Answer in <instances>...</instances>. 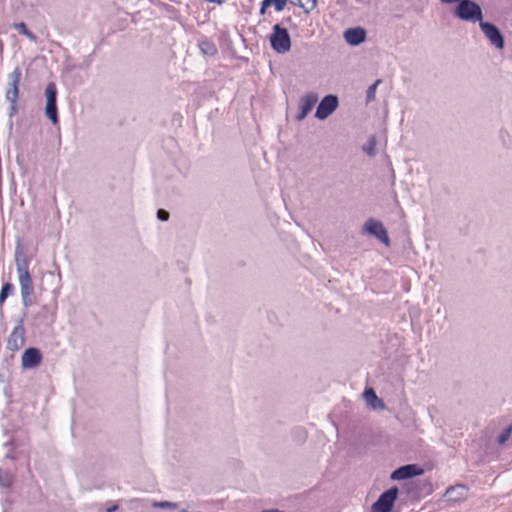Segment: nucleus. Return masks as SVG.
<instances>
[{"mask_svg": "<svg viewBox=\"0 0 512 512\" xmlns=\"http://www.w3.org/2000/svg\"><path fill=\"white\" fill-rule=\"evenodd\" d=\"M15 262L19 276L22 302L25 307H28L32 304L31 296L33 294V283L28 270V261L26 258L16 256Z\"/></svg>", "mask_w": 512, "mask_h": 512, "instance_id": "nucleus-1", "label": "nucleus"}, {"mask_svg": "<svg viewBox=\"0 0 512 512\" xmlns=\"http://www.w3.org/2000/svg\"><path fill=\"white\" fill-rule=\"evenodd\" d=\"M454 15L467 22L483 21V13L479 4L472 0H461L454 9Z\"/></svg>", "mask_w": 512, "mask_h": 512, "instance_id": "nucleus-2", "label": "nucleus"}, {"mask_svg": "<svg viewBox=\"0 0 512 512\" xmlns=\"http://www.w3.org/2000/svg\"><path fill=\"white\" fill-rule=\"evenodd\" d=\"M271 47L280 54L288 52L291 48V38L286 28L280 24H275L269 37Z\"/></svg>", "mask_w": 512, "mask_h": 512, "instance_id": "nucleus-3", "label": "nucleus"}, {"mask_svg": "<svg viewBox=\"0 0 512 512\" xmlns=\"http://www.w3.org/2000/svg\"><path fill=\"white\" fill-rule=\"evenodd\" d=\"M46 96V107L45 115L53 123H58V112H57V88L53 82L47 84L45 89Z\"/></svg>", "mask_w": 512, "mask_h": 512, "instance_id": "nucleus-4", "label": "nucleus"}, {"mask_svg": "<svg viewBox=\"0 0 512 512\" xmlns=\"http://www.w3.org/2000/svg\"><path fill=\"white\" fill-rule=\"evenodd\" d=\"M21 70L16 67L8 76L9 88L6 91V99L11 104V114L16 111V102L19 97V83L21 80Z\"/></svg>", "mask_w": 512, "mask_h": 512, "instance_id": "nucleus-5", "label": "nucleus"}, {"mask_svg": "<svg viewBox=\"0 0 512 512\" xmlns=\"http://www.w3.org/2000/svg\"><path fill=\"white\" fill-rule=\"evenodd\" d=\"M479 27L491 45L497 49H503L505 40L499 28L493 23L480 21Z\"/></svg>", "mask_w": 512, "mask_h": 512, "instance_id": "nucleus-6", "label": "nucleus"}, {"mask_svg": "<svg viewBox=\"0 0 512 512\" xmlns=\"http://www.w3.org/2000/svg\"><path fill=\"white\" fill-rule=\"evenodd\" d=\"M363 233L372 235L386 246L390 245L388 232L381 221L374 218L368 219L363 226Z\"/></svg>", "mask_w": 512, "mask_h": 512, "instance_id": "nucleus-7", "label": "nucleus"}, {"mask_svg": "<svg viewBox=\"0 0 512 512\" xmlns=\"http://www.w3.org/2000/svg\"><path fill=\"white\" fill-rule=\"evenodd\" d=\"M398 496V488L392 487L383 492L371 507L372 512H390Z\"/></svg>", "mask_w": 512, "mask_h": 512, "instance_id": "nucleus-8", "label": "nucleus"}, {"mask_svg": "<svg viewBox=\"0 0 512 512\" xmlns=\"http://www.w3.org/2000/svg\"><path fill=\"white\" fill-rule=\"evenodd\" d=\"M338 104V97L336 95H326L318 104L315 117L319 120L328 118L337 109Z\"/></svg>", "mask_w": 512, "mask_h": 512, "instance_id": "nucleus-9", "label": "nucleus"}, {"mask_svg": "<svg viewBox=\"0 0 512 512\" xmlns=\"http://www.w3.org/2000/svg\"><path fill=\"white\" fill-rule=\"evenodd\" d=\"M318 101V94L309 92L305 94L299 101V113L296 116L298 121H302L309 114Z\"/></svg>", "mask_w": 512, "mask_h": 512, "instance_id": "nucleus-10", "label": "nucleus"}, {"mask_svg": "<svg viewBox=\"0 0 512 512\" xmlns=\"http://www.w3.org/2000/svg\"><path fill=\"white\" fill-rule=\"evenodd\" d=\"M424 470L416 464H408L399 467L391 474L393 480H404L423 474Z\"/></svg>", "mask_w": 512, "mask_h": 512, "instance_id": "nucleus-11", "label": "nucleus"}, {"mask_svg": "<svg viewBox=\"0 0 512 512\" xmlns=\"http://www.w3.org/2000/svg\"><path fill=\"white\" fill-rule=\"evenodd\" d=\"M42 355L39 349L30 347L22 355L21 362L24 369H33L40 365Z\"/></svg>", "mask_w": 512, "mask_h": 512, "instance_id": "nucleus-12", "label": "nucleus"}, {"mask_svg": "<svg viewBox=\"0 0 512 512\" xmlns=\"http://www.w3.org/2000/svg\"><path fill=\"white\" fill-rule=\"evenodd\" d=\"M25 329L22 324L17 325L11 332L7 340V348L11 351H17L24 345Z\"/></svg>", "mask_w": 512, "mask_h": 512, "instance_id": "nucleus-13", "label": "nucleus"}, {"mask_svg": "<svg viewBox=\"0 0 512 512\" xmlns=\"http://www.w3.org/2000/svg\"><path fill=\"white\" fill-rule=\"evenodd\" d=\"M344 39L348 44L357 46L365 41L366 31L362 27L349 28L344 32Z\"/></svg>", "mask_w": 512, "mask_h": 512, "instance_id": "nucleus-14", "label": "nucleus"}, {"mask_svg": "<svg viewBox=\"0 0 512 512\" xmlns=\"http://www.w3.org/2000/svg\"><path fill=\"white\" fill-rule=\"evenodd\" d=\"M467 495L468 488L465 485L461 484L449 487L444 494L448 501L453 502L465 500L467 498Z\"/></svg>", "mask_w": 512, "mask_h": 512, "instance_id": "nucleus-15", "label": "nucleus"}, {"mask_svg": "<svg viewBox=\"0 0 512 512\" xmlns=\"http://www.w3.org/2000/svg\"><path fill=\"white\" fill-rule=\"evenodd\" d=\"M364 397L367 403L373 408H384V402L376 395L373 388L365 389Z\"/></svg>", "mask_w": 512, "mask_h": 512, "instance_id": "nucleus-16", "label": "nucleus"}, {"mask_svg": "<svg viewBox=\"0 0 512 512\" xmlns=\"http://www.w3.org/2000/svg\"><path fill=\"white\" fill-rule=\"evenodd\" d=\"M14 483V476L9 471H4L0 468V487L4 489H11Z\"/></svg>", "mask_w": 512, "mask_h": 512, "instance_id": "nucleus-17", "label": "nucleus"}, {"mask_svg": "<svg viewBox=\"0 0 512 512\" xmlns=\"http://www.w3.org/2000/svg\"><path fill=\"white\" fill-rule=\"evenodd\" d=\"M291 4L294 6H299L305 13L308 14L316 8L317 0H291Z\"/></svg>", "mask_w": 512, "mask_h": 512, "instance_id": "nucleus-18", "label": "nucleus"}, {"mask_svg": "<svg viewBox=\"0 0 512 512\" xmlns=\"http://www.w3.org/2000/svg\"><path fill=\"white\" fill-rule=\"evenodd\" d=\"M199 48L204 55L212 56L217 53L215 44L207 39L201 40L199 42Z\"/></svg>", "mask_w": 512, "mask_h": 512, "instance_id": "nucleus-19", "label": "nucleus"}, {"mask_svg": "<svg viewBox=\"0 0 512 512\" xmlns=\"http://www.w3.org/2000/svg\"><path fill=\"white\" fill-rule=\"evenodd\" d=\"M14 28L18 33L25 35L30 41L37 42V36L28 30L24 22L15 23Z\"/></svg>", "mask_w": 512, "mask_h": 512, "instance_id": "nucleus-20", "label": "nucleus"}, {"mask_svg": "<svg viewBox=\"0 0 512 512\" xmlns=\"http://www.w3.org/2000/svg\"><path fill=\"white\" fill-rule=\"evenodd\" d=\"M512 433V423L509 424L497 437L495 443L502 446L505 445Z\"/></svg>", "mask_w": 512, "mask_h": 512, "instance_id": "nucleus-21", "label": "nucleus"}, {"mask_svg": "<svg viewBox=\"0 0 512 512\" xmlns=\"http://www.w3.org/2000/svg\"><path fill=\"white\" fill-rule=\"evenodd\" d=\"M14 291V286L12 283H5L3 284L1 291H0V304H3L6 298L11 295Z\"/></svg>", "mask_w": 512, "mask_h": 512, "instance_id": "nucleus-22", "label": "nucleus"}, {"mask_svg": "<svg viewBox=\"0 0 512 512\" xmlns=\"http://www.w3.org/2000/svg\"><path fill=\"white\" fill-rule=\"evenodd\" d=\"M381 83V79L376 80L372 85H370L366 91V102H372L375 100L376 89L378 85Z\"/></svg>", "mask_w": 512, "mask_h": 512, "instance_id": "nucleus-23", "label": "nucleus"}, {"mask_svg": "<svg viewBox=\"0 0 512 512\" xmlns=\"http://www.w3.org/2000/svg\"><path fill=\"white\" fill-rule=\"evenodd\" d=\"M287 3L288 0H264V6H274L278 12L284 10Z\"/></svg>", "mask_w": 512, "mask_h": 512, "instance_id": "nucleus-24", "label": "nucleus"}, {"mask_svg": "<svg viewBox=\"0 0 512 512\" xmlns=\"http://www.w3.org/2000/svg\"><path fill=\"white\" fill-rule=\"evenodd\" d=\"M152 506L154 508H160V509H170V510L178 509V504L175 502H170V501H154L152 503Z\"/></svg>", "mask_w": 512, "mask_h": 512, "instance_id": "nucleus-25", "label": "nucleus"}, {"mask_svg": "<svg viewBox=\"0 0 512 512\" xmlns=\"http://www.w3.org/2000/svg\"><path fill=\"white\" fill-rule=\"evenodd\" d=\"M170 217V214L165 209H158L157 211V219L160 221H168Z\"/></svg>", "mask_w": 512, "mask_h": 512, "instance_id": "nucleus-26", "label": "nucleus"}, {"mask_svg": "<svg viewBox=\"0 0 512 512\" xmlns=\"http://www.w3.org/2000/svg\"><path fill=\"white\" fill-rule=\"evenodd\" d=\"M420 484L418 481H409L405 485L407 486V489L410 493H413L415 491V494L417 493L416 489L417 486Z\"/></svg>", "mask_w": 512, "mask_h": 512, "instance_id": "nucleus-27", "label": "nucleus"}, {"mask_svg": "<svg viewBox=\"0 0 512 512\" xmlns=\"http://www.w3.org/2000/svg\"><path fill=\"white\" fill-rule=\"evenodd\" d=\"M269 7L270 6H264V0H263L261 3V7H260V14L264 15L266 13L267 8H269Z\"/></svg>", "mask_w": 512, "mask_h": 512, "instance_id": "nucleus-28", "label": "nucleus"}, {"mask_svg": "<svg viewBox=\"0 0 512 512\" xmlns=\"http://www.w3.org/2000/svg\"><path fill=\"white\" fill-rule=\"evenodd\" d=\"M364 150L367 152V154L373 155L374 154V144L370 145L368 148H364Z\"/></svg>", "mask_w": 512, "mask_h": 512, "instance_id": "nucleus-29", "label": "nucleus"}, {"mask_svg": "<svg viewBox=\"0 0 512 512\" xmlns=\"http://www.w3.org/2000/svg\"><path fill=\"white\" fill-rule=\"evenodd\" d=\"M461 0H440L442 4H452V3H459Z\"/></svg>", "mask_w": 512, "mask_h": 512, "instance_id": "nucleus-30", "label": "nucleus"}, {"mask_svg": "<svg viewBox=\"0 0 512 512\" xmlns=\"http://www.w3.org/2000/svg\"><path fill=\"white\" fill-rule=\"evenodd\" d=\"M118 509V505H112L106 508V512H115Z\"/></svg>", "mask_w": 512, "mask_h": 512, "instance_id": "nucleus-31", "label": "nucleus"}]
</instances>
